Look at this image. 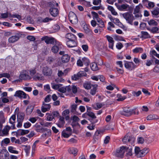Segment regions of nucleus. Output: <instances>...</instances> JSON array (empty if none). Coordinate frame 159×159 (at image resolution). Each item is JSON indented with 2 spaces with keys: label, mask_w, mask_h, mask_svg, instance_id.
Segmentation results:
<instances>
[{
  "label": "nucleus",
  "mask_w": 159,
  "mask_h": 159,
  "mask_svg": "<svg viewBox=\"0 0 159 159\" xmlns=\"http://www.w3.org/2000/svg\"><path fill=\"white\" fill-rule=\"evenodd\" d=\"M9 154L6 149H2L0 152V159H9Z\"/></svg>",
  "instance_id": "10"
},
{
  "label": "nucleus",
  "mask_w": 159,
  "mask_h": 159,
  "mask_svg": "<svg viewBox=\"0 0 159 159\" xmlns=\"http://www.w3.org/2000/svg\"><path fill=\"white\" fill-rule=\"evenodd\" d=\"M70 58V56L68 54H66L61 57V61L62 63H67L69 61Z\"/></svg>",
  "instance_id": "19"
},
{
  "label": "nucleus",
  "mask_w": 159,
  "mask_h": 159,
  "mask_svg": "<svg viewBox=\"0 0 159 159\" xmlns=\"http://www.w3.org/2000/svg\"><path fill=\"white\" fill-rule=\"evenodd\" d=\"M77 107V105L75 104H74L71 106V111L74 112L76 110Z\"/></svg>",
  "instance_id": "55"
},
{
  "label": "nucleus",
  "mask_w": 159,
  "mask_h": 159,
  "mask_svg": "<svg viewBox=\"0 0 159 159\" xmlns=\"http://www.w3.org/2000/svg\"><path fill=\"white\" fill-rule=\"evenodd\" d=\"M10 142V140L8 138H6L4 139L1 142V144L2 145L4 143L6 144H7Z\"/></svg>",
  "instance_id": "56"
},
{
  "label": "nucleus",
  "mask_w": 159,
  "mask_h": 159,
  "mask_svg": "<svg viewBox=\"0 0 159 159\" xmlns=\"http://www.w3.org/2000/svg\"><path fill=\"white\" fill-rule=\"evenodd\" d=\"M44 89L45 91L49 93L51 90L49 85L48 84L44 85Z\"/></svg>",
  "instance_id": "53"
},
{
  "label": "nucleus",
  "mask_w": 159,
  "mask_h": 159,
  "mask_svg": "<svg viewBox=\"0 0 159 159\" xmlns=\"http://www.w3.org/2000/svg\"><path fill=\"white\" fill-rule=\"evenodd\" d=\"M148 23L150 25L156 26L157 25V23L154 20L152 19L148 21Z\"/></svg>",
  "instance_id": "43"
},
{
  "label": "nucleus",
  "mask_w": 159,
  "mask_h": 159,
  "mask_svg": "<svg viewBox=\"0 0 159 159\" xmlns=\"http://www.w3.org/2000/svg\"><path fill=\"white\" fill-rule=\"evenodd\" d=\"M86 114L89 117L88 118V119L91 122L92 124L93 125L98 122V120L96 119L97 117L93 112H86Z\"/></svg>",
  "instance_id": "5"
},
{
  "label": "nucleus",
  "mask_w": 159,
  "mask_h": 159,
  "mask_svg": "<svg viewBox=\"0 0 159 159\" xmlns=\"http://www.w3.org/2000/svg\"><path fill=\"white\" fill-rule=\"evenodd\" d=\"M92 86L93 88L90 90V93L91 95H94L96 92L98 85L97 84H94L92 85Z\"/></svg>",
  "instance_id": "24"
},
{
  "label": "nucleus",
  "mask_w": 159,
  "mask_h": 159,
  "mask_svg": "<svg viewBox=\"0 0 159 159\" xmlns=\"http://www.w3.org/2000/svg\"><path fill=\"white\" fill-rule=\"evenodd\" d=\"M141 33V38L143 39H145L151 38L149 34L147 32L142 31Z\"/></svg>",
  "instance_id": "25"
},
{
  "label": "nucleus",
  "mask_w": 159,
  "mask_h": 159,
  "mask_svg": "<svg viewBox=\"0 0 159 159\" xmlns=\"http://www.w3.org/2000/svg\"><path fill=\"white\" fill-rule=\"evenodd\" d=\"M66 37L68 39V40H76V36L71 33H68L66 35Z\"/></svg>",
  "instance_id": "21"
},
{
  "label": "nucleus",
  "mask_w": 159,
  "mask_h": 159,
  "mask_svg": "<svg viewBox=\"0 0 159 159\" xmlns=\"http://www.w3.org/2000/svg\"><path fill=\"white\" fill-rule=\"evenodd\" d=\"M77 42L76 40H68L66 42V45L69 48H73L77 46Z\"/></svg>",
  "instance_id": "16"
},
{
  "label": "nucleus",
  "mask_w": 159,
  "mask_h": 159,
  "mask_svg": "<svg viewBox=\"0 0 159 159\" xmlns=\"http://www.w3.org/2000/svg\"><path fill=\"white\" fill-rule=\"evenodd\" d=\"M42 41H44L47 44H53L56 42V40L52 37H49L47 36L43 37L41 38Z\"/></svg>",
  "instance_id": "4"
},
{
  "label": "nucleus",
  "mask_w": 159,
  "mask_h": 159,
  "mask_svg": "<svg viewBox=\"0 0 159 159\" xmlns=\"http://www.w3.org/2000/svg\"><path fill=\"white\" fill-rule=\"evenodd\" d=\"M90 28V26L86 24L84 25L83 27L84 32L88 35H91L93 34L92 30Z\"/></svg>",
  "instance_id": "13"
},
{
  "label": "nucleus",
  "mask_w": 159,
  "mask_h": 159,
  "mask_svg": "<svg viewBox=\"0 0 159 159\" xmlns=\"http://www.w3.org/2000/svg\"><path fill=\"white\" fill-rule=\"evenodd\" d=\"M71 135V133L68 134L66 133V131L63 130L61 133L62 136L65 138H68Z\"/></svg>",
  "instance_id": "47"
},
{
  "label": "nucleus",
  "mask_w": 159,
  "mask_h": 159,
  "mask_svg": "<svg viewBox=\"0 0 159 159\" xmlns=\"http://www.w3.org/2000/svg\"><path fill=\"white\" fill-rule=\"evenodd\" d=\"M126 148V146H123L120 147V149L116 150V152L115 153V156L118 157L123 158L125 152Z\"/></svg>",
  "instance_id": "3"
},
{
  "label": "nucleus",
  "mask_w": 159,
  "mask_h": 159,
  "mask_svg": "<svg viewBox=\"0 0 159 159\" xmlns=\"http://www.w3.org/2000/svg\"><path fill=\"white\" fill-rule=\"evenodd\" d=\"M15 148L12 146H10L8 148V150L11 153L15 154H18V152L17 151L14 150Z\"/></svg>",
  "instance_id": "41"
},
{
  "label": "nucleus",
  "mask_w": 159,
  "mask_h": 159,
  "mask_svg": "<svg viewBox=\"0 0 159 159\" xmlns=\"http://www.w3.org/2000/svg\"><path fill=\"white\" fill-rule=\"evenodd\" d=\"M68 70L67 69L65 70L63 72L61 70H59L57 74L58 76L62 77L63 76H66L68 72Z\"/></svg>",
  "instance_id": "35"
},
{
  "label": "nucleus",
  "mask_w": 159,
  "mask_h": 159,
  "mask_svg": "<svg viewBox=\"0 0 159 159\" xmlns=\"http://www.w3.org/2000/svg\"><path fill=\"white\" fill-rule=\"evenodd\" d=\"M91 70L93 71H96L98 70V68L97 64L95 63H92L90 65Z\"/></svg>",
  "instance_id": "32"
},
{
  "label": "nucleus",
  "mask_w": 159,
  "mask_h": 159,
  "mask_svg": "<svg viewBox=\"0 0 159 159\" xmlns=\"http://www.w3.org/2000/svg\"><path fill=\"white\" fill-rule=\"evenodd\" d=\"M16 119V115H13L9 119V123L12 124L11 127L12 129H15L16 128L15 126V121Z\"/></svg>",
  "instance_id": "17"
},
{
  "label": "nucleus",
  "mask_w": 159,
  "mask_h": 159,
  "mask_svg": "<svg viewBox=\"0 0 159 159\" xmlns=\"http://www.w3.org/2000/svg\"><path fill=\"white\" fill-rule=\"evenodd\" d=\"M92 85L90 83L86 82L84 84L83 86L86 89H89L91 88Z\"/></svg>",
  "instance_id": "40"
},
{
  "label": "nucleus",
  "mask_w": 159,
  "mask_h": 159,
  "mask_svg": "<svg viewBox=\"0 0 159 159\" xmlns=\"http://www.w3.org/2000/svg\"><path fill=\"white\" fill-rule=\"evenodd\" d=\"M81 60L83 64L87 66L89 65L90 61L88 58L86 57H84L81 59Z\"/></svg>",
  "instance_id": "31"
},
{
  "label": "nucleus",
  "mask_w": 159,
  "mask_h": 159,
  "mask_svg": "<svg viewBox=\"0 0 159 159\" xmlns=\"http://www.w3.org/2000/svg\"><path fill=\"white\" fill-rule=\"evenodd\" d=\"M116 97L118 98L117 99V100L118 101H123L126 98V97L125 96H122L121 94H117Z\"/></svg>",
  "instance_id": "44"
},
{
  "label": "nucleus",
  "mask_w": 159,
  "mask_h": 159,
  "mask_svg": "<svg viewBox=\"0 0 159 159\" xmlns=\"http://www.w3.org/2000/svg\"><path fill=\"white\" fill-rule=\"evenodd\" d=\"M148 149H146L145 150V148L143 150H141L140 152V153L139 155V157H142L143 156L148 152Z\"/></svg>",
  "instance_id": "39"
},
{
  "label": "nucleus",
  "mask_w": 159,
  "mask_h": 159,
  "mask_svg": "<svg viewBox=\"0 0 159 159\" xmlns=\"http://www.w3.org/2000/svg\"><path fill=\"white\" fill-rule=\"evenodd\" d=\"M158 119V116L157 115L155 114L149 115L146 118L147 120H149Z\"/></svg>",
  "instance_id": "26"
},
{
  "label": "nucleus",
  "mask_w": 159,
  "mask_h": 159,
  "mask_svg": "<svg viewBox=\"0 0 159 159\" xmlns=\"http://www.w3.org/2000/svg\"><path fill=\"white\" fill-rule=\"evenodd\" d=\"M131 111L132 112V115L133 114H134V115H138L139 113V112L137 108H135L134 109L131 110Z\"/></svg>",
  "instance_id": "60"
},
{
  "label": "nucleus",
  "mask_w": 159,
  "mask_h": 159,
  "mask_svg": "<svg viewBox=\"0 0 159 159\" xmlns=\"http://www.w3.org/2000/svg\"><path fill=\"white\" fill-rule=\"evenodd\" d=\"M25 117V114L22 112H19L17 114V121H23Z\"/></svg>",
  "instance_id": "20"
},
{
  "label": "nucleus",
  "mask_w": 159,
  "mask_h": 159,
  "mask_svg": "<svg viewBox=\"0 0 159 159\" xmlns=\"http://www.w3.org/2000/svg\"><path fill=\"white\" fill-rule=\"evenodd\" d=\"M129 5L127 4H124L117 6L118 9L120 11H123L128 8Z\"/></svg>",
  "instance_id": "36"
},
{
  "label": "nucleus",
  "mask_w": 159,
  "mask_h": 159,
  "mask_svg": "<svg viewBox=\"0 0 159 159\" xmlns=\"http://www.w3.org/2000/svg\"><path fill=\"white\" fill-rule=\"evenodd\" d=\"M143 49L142 48H136L133 50V52L135 53L138 52L141 53L143 52Z\"/></svg>",
  "instance_id": "45"
},
{
  "label": "nucleus",
  "mask_w": 159,
  "mask_h": 159,
  "mask_svg": "<svg viewBox=\"0 0 159 159\" xmlns=\"http://www.w3.org/2000/svg\"><path fill=\"white\" fill-rule=\"evenodd\" d=\"M142 2L145 4L148 3V6L149 7H154V3L152 2H149L148 0H143Z\"/></svg>",
  "instance_id": "34"
},
{
  "label": "nucleus",
  "mask_w": 159,
  "mask_h": 159,
  "mask_svg": "<svg viewBox=\"0 0 159 159\" xmlns=\"http://www.w3.org/2000/svg\"><path fill=\"white\" fill-rule=\"evenodd\" d=\"M3 77L9 78L10 77V75L9 73H3L0 74V78Z\"/></svg>",
  "instance_id": "50"
},
{
  "label": "nucleus",
  "mask_w": 159,
  "mask_h": 159,
  "mask_svg": "<svg viewBox=\"0 0 159 159\" xmlns=\"http://www.w3.org/2000/svg\"><path fill=\"white\" fill-rule=\"evenodd\" d=\"M91 14L93 15V18L94 19H96L99 16L98 14L94 11H92Z\"/></svg>",
  "instance_id": "62"
},
{
  "label": "nucleus",
  "mask_w": 159,
  "mask_h": 159,
  "mask_svg": "<svg viewBox=\"0 0 159 159\" xmlns=\"http://www.w3.org/2000/svg\"><path fill=\"white\" fill-rule=\"evenodd\" d=\"M11 128H12V127L8 125H6L2 131L3 135H8L9 134L8 132Z\"/></svg>",
  "instance_id": "23"
},
{
  "label": "nucleus",
  "mask_w": 159,
  "mask_h": 159,
  "mask_svg": "<svg viewBox=\"0 0 159 159\" xmlns=\"http://www.w3.org/2000/svg\"><path fill=\"white\" fill-rule=\"evenodd\" d=\"M51 106L49 104H46L44 102H43L41 107V110L43 112H45L48 111L50 109Z\"/></svg>",
  "instance_id": "14"
},
{
  "label": "nucleus",
  "mask_w": 159,
  "mask_h": 159,
  "mask_svg": "<svg viewBox=\"0 0 159 159\" xmlns=\"http://www.w3.org/2000/svg\"><path fill=\"white\" fill-rule=\"evenodd\" d=\"M55 59L54 57H48V62L50 64H51L55 62Z\"/></svg>",
  "instance_id": "48"
},
{
  "label": "nucleus",
  "mask_w": 159,
  "mask_h": 159,
  "mask_svg": "<svg viewBox=\"0 0 159 159\" xmlns=\"http://www.w3.org/2000/svg\"><path fill=\"white\" fill-rule=\"evenodd\" d=\"M30 76L26 73L21 74L19 76V78L21 80H27L29 79Z\"/></svg>",
  "instance_id": "30"
},
{
  "label": "nucleus",
  "mask_w": 159,
  "mask_h": 159,
  "mask_svg": "<svg viewBox=\"0 0 159 159\" xmlns=\"http://www.w3.org/2000/svg\"><path fill=\"white\" fill-rule=\"evenodd\" d=\"M79 77L77 74H74L73 75L71 76V79L73 80H77L79 79Z\"/></svg>",
  "instance_id": "63"
},
{
  "label": "nucleus",
  "mask_w": 159,
  "mask_h": 159,
  "mask_svg": "<svg viewBox=\"0 0 159 159\" xmlns=\"http://www.w3.org/2000/svg\"><path fill=\"white\" fill-rule=\"evenodd\" d=\"M124 66L127 69L132 71L136 68L137 66L133 62H129L126 61H124Z\"/></svg>",
  "instance_id": "6"
},
{
  "label": "nucleus",
  "mask_w": 159,
  "mask_h": 159,
  "mask_svg": "<svg viewBox=\"0 0 159 159\" xmlns=\"http://www.w3.org/2000/svg\"><path fill=\"white\" fill-rule=\"evenodd\" d=\"M5 121V118L4 116V113L2 111H0V122L2 123Z\"/></svg>",
  "instance_id": "37"
},
{
  "label": "nucleus",
  "mask_w": 159,
  "mask_h": 159,
  "mask_svg": "<svg viewBox=\"0 0 159 159\" xmlns=\"http://www.w3.org/2000/svg\"><path fill=\"white\" fill-rule=\"evenodd\" d=\"M29 132L28 130L19 129L16 132V135H23L28 134Z\"/></svg>",
  "instance_id": "22"
},
{
  "label": "nucleus",
  "mask_w": 159,
  "mask_h": 159,
  "mask_svg": "<svg viewBox=\"0 0 159 159\" xmlns=\"http://www.w3.org/2000/svg\"><path fill=\"white\" fill-rule=\"evenodd\" d=\"M49 12L52 16L56 17L58 15L59 11L57 8L52 7L49 10Z\"/></svg>",
  "instance_id": "15"
},
{
  "label": "nucleus",
  "mask_w": 159,
  "mask_h": 159,
  "mask_svg": "<svg viewBox=\"0 0 159 159\" xmlns=\"http://www.w3.org/2000/svg\"><path fill=\"white\" fill-rule=\"evenodd\" d=\"M68 152L70 154L74 155L75 156L77 154L78 150L77 148L73 147L70 148L68 150Z\"/></svg>",
  "instance_id": "18"
},
{
  "label": "nucleus",
  "mask_w": 159,
  "mask_h": 159,
  "mask_svg": "<svg viewBox=\"0 0 159 159\" xmlns=\"http://www.w3.org/2000/svg\"><path fill=\"white\" fill-rule=\"evenodd\" d=\"M25 148L24 149L25 152L26 154H28L30 152V146L25 145Z\"/></svg>",
  "instance_id": "52"
},
{
  "label": "nucleus",
  "mask_w": 159,
  "mask_h": 159,
  "mask_svg": "<svg viewBox=\"0 0 159 159\" xmlns=\"http://www.w3.org/2000/svg\"><path fill=\"white\" fill-rule=\"evenodd\" d=\"M51 95L50 94L47 95L44 99V102H49L51 100Z\"/></svg>",
  "instance_id": "61"
},
{
  "label": "nucleus",
  "mask_w": 159,
  "mask_h": 159,
  "mask_svg": "<svg viewBox=\"0 0 159 159\" xmlns=\"http://www.w3.org/2000/svg\"><path fill=\"white\" fill-rule=\"evenodd\" d=\"M77 74L79 78L86 75V74L85 72L83 71H80L77 73Z\"/></svg>",
  "instance_id": "51"
},
{
  "label": "nucleus",
  "mask_w": 159,
  "mask_h": 159,
  "mask_svg": "<svg viewBox=\"0 0 159 159\" xmlns=\"http://www.w3.org/2000/svg\"><path fill=\"white\" fill-rule=\"evenodd\" d=\"M122 16L127 22L131 25H133V21L135 20V18L132 13L129 12H125L123 14Z\"/></svg>",
  "instance_id": "2"
},
{
  "label": "nucleus",
  "mask_w": 159,
  "mask_h": 159,
  "mask_svg": "<svg viewBox=\"0 0 159 159\" xmlns=\"http://www.w3.org/2000/svg\"><path fill=\"white\" fill-rule=\"evenodd\" d=\"M126 148L127 149H126L125 152H127V153L125 154V156L127 157L131 156L132 155V147H130L129 148L126 146Z\"/></svg>",
  "instance_id": "29"
},
{
  "label": "nucleus",
  "mask_w": 159,
  "mask_h": 159,
  "mask_svg": "<svg viewBox=\"0 0 159 159\" xmlns=\"http://www.w3.org/2000/svg\"><path fill=\"white\" fill-rule=\"evenodd\" d=\"M77 66H83V64L81 58L79 59L77 62Z\"/></svg>",
  "instance_id": "58"
},
{
  "label": "nucleus",
  "mask_w": 159,
  "mask_h": 159,
  "mask_svg": "<svg viewBox=\"0 0 159 159\" xmlns=\"http://www.w3.org/2000/svg\"><path fill=\"white\" fill-rule=\"evenodd\" d=\"M15 97H17L20 99H26L28 97V99H29L30 98L29 95L26 94L23 91L21 90H18L16 91L14 95Z\"/></svg>",
  "instance_id": "8"
},
{
  "label": "nucleus",
  "mask_w": 159,
  "mask_h": 159,
  "mask_svg": "<svg viewBox=\"0 0 159 159\" xmlns=\"http://www.w3.org/2000/svg\"><path fill=\"white\" fill-rule=\"evenodd\" d=\"M21 34L20 33H16L15 35L12 36L8 39V42L10 43H14L17 41L21 36Z\"/></svg>",
  "instance_id": "11"
},
{
  "label": "nucleus",
  "mask_w": 159,
  "mask_h": 159,
  "mask_svg": "<svg viewBox=\"0 0 159 159\" xmlns=\"http://www.w3.org/2000/svg\"><path fill=\"white\" fill-rule=\"evenodd\" d=\"M51 84L52 88L55 90L59 89L62 86V84H55L54 83H51Z\"/></svg>",
  "instance_id": "28"
},
{
  "label": "nucleus",
  "mask_w": 159,
  "mask_h": 159,
  "mask_svg": "<svg viewBox=\"0 0 159 159\" xmlns=\"http://www.w3.org/2000/svg\"><path fill=\"white\" fill-rule=\"evenodd\" d=\"M35 134V132L34 131H31L30 133L28 134L26 136L28 138H31L33 137Z\"/></svg>",
  "instance_id": "64"
},
{
  "label": "nucleus",
  "mask_w": 159,
  "mask_h": 159,
  "mask_svg": "<svg viewBox=\"0 0 159 159\" xmlns=\"http://www.w3.org/2000/svg\"><path fill=\"white\" fill-rule=\"evenodd\" d=\"M113 22L117 25H120L121 24V23L119 19L117 18H114V21Z\"/></svg>",
  "instance_id": "59"
},
{
  "label": "nucleus",
  "mask_w": 159,
  "mask_h": 159,
  "mask_svg": "<svg viewBox=\"0 0 159 159\" xmlns=\"http://www.w3.org/2000/svg\"><path fill=\"white\" fill-rule=\"evenodd\" d=\"M120 113L121 115L126 116L132 115L131 110L129 107H124L123 109V110L120 112Z\"/></svg>",
  "instance_id": "12"
},
{
  "label": "nucleus",
  "mask_w": 159,
  "mask_h": 159,
  "mask_svg": "<svg viewBox=\"0 0 159 159\" xmlns=\"http://www.w3.org/2000/svg\"><path fill=\"white\" fill-rule=\"evenodd\" d=\"M148 30L153 33H159V28L157 27H153L151 29H148Z\"/></svg>",
  "instance_id": "38"
},
{
  "label": "nucleus",
  "mask_w": 159,
  "mask_h": 159,
  "mask_svg": "<svg viewBox=\"0 0 159 159\" xmlns=\"http://www.w3.org/2000/svg\"><path fill=\"white\" fill-rule=\"evenodd\" d=\"M69 19L70 22L73 24H76L78 22V19L76 15L73 12H70L69 15Z\"/></svg>",
  "instance_id": "7"
},
{
  "label": "nucleus",
  "mask_w": 159,
  "mask_h": 159,
  "mask_svg": "<svg viewBox=\"0 0 159 159\" xmlns=\"http://www.w3.org/2000/svg\"><path fill=\"white\" fill-rule=\"evenodd\" d=\"M34 107V106L32 105L28 106L27 107L26 111V113L27 115H29L32 112Z\"/></svg>",
  "instance_id": "27"
},
{
  "label": "nucleus",
  "mask_w": 159,
  "mask_h": 159,
  "mask_svg": "<svg viewBox=\"0 0 159 159\" xmlns=\"http://www.w3.org/2000/svg\"><path fill=\"white\" fill-rule=\"evenodd\" d=\"M42 72L44 76H49L52 75V71L51 68L47 66H45L43 68Z\"/></svg>",
  "instance_id": "9"
},
{
  "label": "nucleus",
  "mask_w": 159,
  "mask_h": 159,
  "mask_svg": "<svg viewBox=\"0 0 159 159\" xmlns=\"http://www.w3.org/2000/svg\"><path fill=\"white\" fill-rule=\"evenodd\" d=\"M52 20V19L51 18L47 17L43 19H42V18H39L38 20V21L41 23H47Z\"/></svg>",
  "instance_id": "33"
},
{
  "label": "nucleus",
  "mask_w": 159,
  "mask_h": 159,
  "mask_svg": "<svg viewBox=\"0 0 159 159\" xmlns=\"http://www.w3.org/2000/svg\"><path fill=\"white\" fill-rule=\"evenodd\" d=\"M59 49L58 46L57 45H54L52 47L51 50L54 53H57L58 52Z\"/></svg>",
  "instance_id": "42"
},
{
  "label": "nucleus",
  "mask_w": 159,
  "mask_h": 159,
  "mask_svg": "<svg viewBox=\"0 0 159 159\" xmlns=\"http://www.w3.org/2000/svg\"><path fill=\"white\" fill-rule=\"evenodd\" d=\"M106 37L108 41L109 42V43L114 42V41L113 39V38L111 37L110 36L107 35L106 36Z\"/></svg>",
  "instance_id": "54"
},
{
  "label": "nucleus",
  "mask_w": 159,
  "mask_h": 159,
  "mask_svg": "<svg viewBox=\"0 0 159 159\" xmlns=\"http://www.w3.org/2000/svg\"><path fill=\"white\" fill-rule=\"evenodd\" d=\"M114 39L116 41H124V40L123 37L117 35H115L114 37Z\"/></svg>",
  "instance_id": "49"
},
{
  "label": "nucleus",
  "mask_w": 159,
  "mask_h": 159,
  "mask_svg": "<svg viewBox=\"0 0 159 159\" xmlns=\"http://www.w3.org/2000/svg\"><path fill=\"white\" fill-rule=\"evenodd\" d=\"M123 47V44L120 42H119L117 43L116 45V47L117 49L119 50H120Z\"/></svg>",
  "instance_id": "57"
},
{
  "label": "nucleus",
  "mask_w": 159,
  "mask_h": 159,
  "mask_svg": "<svg viewBox=\"0 0 159 159\" xmlns=\"http://www.w3.org/2000/svg\"><path fill=\"white\" fill-rule=\"evenodd\" d=\"M135 138L129 134H127L122 139L124 143L129 144V145L134 146Z\"/></svg>",
  "instance_id": "1"
},
{
  "label": "nucleus",
  "mask_w": 159,
  "mask_h": 159,
  "mask_svg": "<svg viewBox=\"0 0 159 159\" xmlns=\"http://www.w3.org/2000/svg\"><path fill=\"white\" fill-rule=\"evenodd\" d=\"M152 14L154 16H157L159 13V8L156 7L153 10L151 11Z\"/></svg>",
  "instance_id": "46"
}]
</instances>
